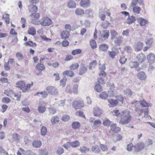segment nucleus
I'll return each mask as SVG.
<instances>
[{
	"mask_svg": "<svg viewBox=\"0 0 155 155\" xmlns=\"http://www.w3.org/2000/svg\"><path fill=\"white\" fill-rule=\"evenodd\" d=\"M90 4V0H81L80 3V5L83 8H87Z\"/></svg>",
	"mask_w": 155,
	"mask_h": 155,
	"instance_id": "obj_8",
	"label": "nucleus"
},
{
	"mask_svg": "<svg viewBox=\"0 0 155 155\" xmlns=\"http://www.w3.org/2000/svg\"><path fill=\"white\" fill-rule=\"evenodd\" d=\"M99 97L102 99H105L108 97V95L105 92H103L99 95Z\"/></svg>",
	"mask_w": 155,
	"mask_h": 155,
	"instance_id": "obj_53",
	"label": "nucleus"
},
{
	"mask_svg": "<svg viewBox=\"0 0 155 155\" xmlns=\"http://www.w3.org/2000/svg\"><path fill=\"white\" fill-rule=\"evenodd\" d=\"M153 144V141L151 139H148L145 141L146 147H148Z\"/></svg>",
	"mask_w": 155,
	"mask_h": 155,
	"instance_id": "obj_52",
	"label": "nucleus"
},
{
	"mask_svg": "<svg viewBox=\"0 0 155 155\" xmlns=\"http://www.w3.org/2000/svg\"><path fill=\"white\" fill-rule=\"evenodd\" d=\"M138 0H132L131 2L129 7L132 8V7L136 6V5L138 3Z\"/></svg>",
	"mask_w": 155,
	"mask_h": 155,
	"instance_id": "obj_50",
	"label": "nucleus"
},
{
	"mask_svg": "<svg viewBox=\"0 0 155 155\" xmlns=\"http://www.w3.org/2000/svg\"><path fill=\"white\" fill-rule=\"evenodd\" d=\"M16 57L18 61H21L24 58L22 54L20 52H18L16 54Z\"/></svg>",
	"mask_w": 155,
	"mask_h": 155,
	"instance_id": "obj_43",
	"label": "nucleus"
},
{
	"mask_svg": "<svg viewBox=\"0 0 155 155\" xmlns=\"http://www.w3.org/2000/svg\"><path fill=\"white\" fill-rule=\"evenodd\" d=\"M64 152L63 149L61 147H58L56 150V153L59 155H61Z\"/></svg>",
	"mask_w": 155,
	"mask_h": 155,
	"instance_id": "obj_60",
	"label": "nucleus"
},
{
	"mask_svg": "<svg viewBox=\"0 0 155 155\" xmlns=\"http://www.w3.org/2000/svg\"><path fill=\"white\" fill-rule=\"evenodd\" d=\"M111 122L108 119H106L104 120L103 124L104 126L109 127Z\"/></svg>",
	"mask_w": 155,
	"mask_h": 155,
	"instance_id": "obj_41",
	"label": "nucleus"
},
{
	"mask_svg": "<svg viewBox=\"0 0 155 155\" xmlns=\"http://www.w3.org/2000/svg\"><path fill=\"white\" fill-rule=\"evenodd\" d=\"M46 90L48 92L52 95H57L59 94L57 89L53 86H48Z\"/></svg>",
	"mask_w": 155,
	"mask_h": 155,
	"instance_id": "obj_3",
	"label": "nucleus"
},
{
	"mask_svg": "<svg viewBox=\"0 0 155 155\" xmlns=\"http://www.w3.org/2000/svg\"><path fill=\"white\" fill-rule=\"evenodd\" d=\"M137 77L138 79L140 80H145L147 78L145 73L143 71L140 72L138 74Z\"/></svg>",
	"mask_w": 155,
	"mask_h": 155,
	"instance_id": "obj_16",
	"label": "nucleus"
},
{
	"mask_svg": "<svg viewBox=\"0 0 155 155\" xmlns=\"http://www.w3.org/2000/svg\"><path fill=\"white\" fill-rule=\"evenodd\" d=\"M67 6L69 8H74L76 7V5L74 1L70 0L68 3Z\"/></svg>",
	"mask_w": 155,
	"mask_h": 155,
	"instance_id": "obj_18",
	"label": "nucleus"
},
{
	"mask_svg": "<svg viewBox=\"0 0 155 155\" xmlns=\"http://www.w3.org/2000/svg\"><path fill=\"white\" fill-rule=\"evenodd\" d=\"M137 58L140 62L142 63L145 60L146 57L143 54L140 53L137 55Z\"/></svg>",
	"mask_w": 155,
	"mask_h": 155,
	"instance_id": "obj_11",
	"label": "nucleus"
},
{
	"mask_svg": "<svg viewBox=\"0 0 155 155\" xmlns=\"http://www.w3.org/2000/svg\"><path fill=\"white\" fill-rule=\"evenodd\" d=\"M25 86V82L22 81H18L16 83V87L20 88L21 89H23Z\"/></svg>",
	"mask_w": 155,
	"mask_h": 155,
	"instance_id": "obj_21",
	"label": "nucleus"
},
{
	"mask_svg": "<svg viewBox=\"0 0 155 155\" xmlns=\"http://www.w3.org/2000/svg\"><path fill=\"white\" fill-rule=\"evenodd\" d=\"M99 17L102 20H104L106 16L103 12L100 11L99 12Z\"/></svg>",
	"mask_w": 155,
	"mask_h": 155,
	"instance_id": "obj_57",
	"label": "nucleus"
},
{
	"mask_svg": "<svg viewBox=\"0 0 155 155\" xmlns=\"http://www.w3.org/2000/svg\"><path fill=\"white\" fill-rule=\"evenodd\" d=\"M42 145V143L40 140H35L32 143V145L34 148H38L40 147Z\"/></svg>",
	"mask_w": 155,
	"mask_h": 155,
	"instance_id": "obj_14",
	"label": "nucleus"
},
{
	"mask_svg": "<svg viewBox=\"0 0 155 155\" xmlns=\"http://www.w3.org/2000/svg\"><path fill=\"white\" fill-rule=\"evenodd\" d=\"M153 41V38H150L147 39L146 41V43L147 45H148L150 47L152 45V43Z\"/></svg>",
	"mask_w": 155,
	"mask_h": 155,
	"instance_id": "obj_56",
	"label": "nucleus"
},
{
	"mask_svg": "<svg viewBox=\"0 0 155 155\" xmlns=\"http://www.w3.org/2000/svg\"><path fill=\"white\" fill-rule=\"evenodd\" d=\"M87 70V68L84 66L82 65L80 68L79 71V74L80 75L83 74Z\"/></svg>",
	"mask_w": 155,
	"mask_h": 155,
	"instance_id": "obj_33",
	"label": "nucleus"
},
{
	"mask_svg": "<svg viewBox=\"0 0 155 155\" xmlns=\"http://www.w3.org/2000/svg\"><path fill=\"white\" fill-rule=\"evenodd\" d=\"M93 113L95 116L99 117L102 114L103 111L100 108L96 107L94 108Z\"/></svg>",
	"mask_w": 155,
	"mask_h": 155,
	"instance_id": "obj_5",
	"label": "nucleus"
},
{
	"mask_svg": "<svg viewBox=\"0 0 155 155\" xmlns=\"http://www.w3.org/2000/svg\"><path fill=\"white\" fill-rule=\"evenodd\" d=\"M33 85V82H32L31 84H27L26 86L24 87V88L22 89V91L24 92H26L27 91L29 90L30 87Z\"/></svg>",
	"mask_w": 155,
	"mask_h": 155,
	"instance_id": "obj_32",
	"label": "nucleus"
},
{
	"mask_svg": "<svg viewBox=\"0 0 155 155\" xmlns=\"http://www.w3.org/2000/svg\"><path fill=\"white\" fill-rule=\"evenodd\" d=\"M90 45L92 49H94L97 47V44L95 41L92 40L90 42Z\"/></svg>",
	"mask_w": 155,
	"mask_h": 155,
	"instance_id": "obj_59",
	"label": "nucleus"
},
{
	"mask_svg": "<svg viewBox=\"0 0 155 155\" xmlns=\"http://www.w3.org/2000/svg\"><path fill=\"white\" fill-rule=\"evenodd\" d=\"M108 101L110 103L109 105L110 107L116 106L118 103V101L117 100H113L112 99H108Z\"/></svg>",
	"mask_w": 155,
	"mask_h": 155,
	"instance_id": "obj_15",
	"label": "nucleus"
},
{
	"mask_svg": "<svg viewBox=\"0 0 155 155\" xmlns=\"http://www.w3.org/2000/svg\"><path fill=\"white\" fill-rule=\"evenodd\" d=\"M21 137L20 135L16 133H14L13 134V137L12 138V140L16 142H19Z\"/></svg>",
	"mask_w": 155,
	"mask_h": 155,
	"instance_id": "obj_23",
	"label": "nucleus"
},
{
	"mask_svg": "<svg viewBox=\"0 0 155 155\" xmlns=\"http://www.w3.org/2000/svg\"><path fill=\"white\" fill-rule=\"evenodd\" d=\"M4 94L7 96L11 97L12 94H13L14 92L13 91L10 89H8L5 91Z\"/></svg>",
	"mask_w": 155,
	"mask_h": 155,
	"instance_id": "obj_37",
	"label": "nucleus"
},
{
	"mask_svg": "<svg viewBox=\"0 0 155 155\" xmlns=\"http://www.w3.org/2000/svg\"><path fill=\"white\" fill-rule=\"evenodd\" d=\"M52 21L51 19L47 17H44L41 21V25L42 26H49L51 25Z\"/></svg>",
	"mask_w": 155,
	"mask_h": 155,
	"instance_id": "obj_2",
	"label": "nucleus"
},
{
	"mask_svg": "<svg viewBox=\"0 0 155 155\" xmlns=\"http://www.w3.org/2000/svg\"><path fill=\"white\" fill-rule=\"evenodd\" d=\"M127 59L124 56H122L120 59V62L121 64H124L126 61Z\"/></svg>",
	"mask_w": 155,
	"mask_h": 155,
	"instance_id": "obj_64",
	"label": "nucleus"
},
{
	"mask_svg": "<svg viewBox=\"0 0 155 155\" xmlns=\"http://www.w3.org/2000/svg\"><path fill=\"white\" fill-rule=\"evenodd\" d=\"M24 45H25L26 46H29L31 47H35L36 45L35 43H33L31 41H30L27 42H26Z\"/></svg>",
	"mask_w": 155,
	"mask_h": 155,
	"instance_id": "obj_54",
	"label": "nucleus"
},
{
	"mask_svg": "<svg viewBox=\"0 0 155 155\" xmlns=\"http://www.w3.org/2000/svg\"><path fill=\"white\" fill-rule=\"evenodd\" d=\"M133 12L135 14H139L140 13L141 9L138 6H136L132 7Z\"/></svg>",
	"mask_w": 155,
	"mask_h": 155,
	"instance_id": "obj_17",
	"label": "nucleus"
},
{
	"mask_svg": "<svg viewBox=\"0 0 155 155\" xmlns=\"http://www.w3.org/2000/svg\"><path fill=\"white\" fill-rule=\"evenodd\" d=\"M101 123V121L100 119H97L94 121L93 124L94 126L98 127L100 125Z\"/></svg>",
	"mask_w": 155,
	"mask_h": 155,
	"instance_id": "obj_48",
	"label": "nucleus"
},
{
	"mask_svg": "<svg viewBox=\"0 0 155 155\" xmlns=\"http://www.w3.org/2000/svg\"><path fill=\"white\" fill-rule=\"evenodd\" d=\"M70 35L69 32L67 30H64L61 34V36L62 39L68 38Z\"/></svg>",
	"mask_w": 155,
	"mask_h": 155,
	"instance_id": "obj_13",
	"label": "nucleus"
},
{
	"mask_svg": "<svg viewBox=\"0 0 155 155\" xmlns=\"http://www.w3.org/2000/svg\"><path fill=\"white\" fill-rule=\"evenodd\" d=\"M47 132V128L46 127L43 126L41 129V134L42 136H45L46 135Z\"/></svg>",
	"mask_w": 155,
	"mask_h": 155,
	"instance_id": "obj_39",
	"label": "nucleus"
},
{
	"mask_svg": "<svg viewBox=\"0 0 155 155\" xmlns=\"http://www.w3.org/2000/svg\"><path fill=\"white\" fill-rule=\"evenodd\" d=\"M82 52L81 50L80 49H77L72 51L71 53L73 55L81 54Z\"/></svg>",
	"mask_w": 155,
	"mask_h": 155,
	"instance_id": "obj_51",
	"label": "nucleus"
},
{
	"mask_svg": "<svg viewBox=\"0 0 155 155\" xmlns=\"http://www.w3.org/2000/svg\"><path fill=\"white\" fill-rule=\"evenodd\" d=\"M123 38L120 36H117L114 40L115 44L117 45H120L122 43Z\"/></svg>",
	"mask_w": 155,
	"mask_h": 155,
	"instance_id": "obj_19",
	"label": "nucleus"
},
{
	"mask_svg": "<svg viewBox=\"0 0 155 155\" xmlns=\"http://www.w3.org/2000/svg\"><path fill=\"white\" fill-rule=\"evenodd\" d=\"M111 38L114 39L118 35L117 33L115 30H112L110 31Z\"/></svg>",
	"mask_w": 155,
	"mask_h": 155,
	"instance_id": "obj_44",
	"label": "nucleus"
},
{
	"mask_svg": "<svg viewBox=\"0 0 155 155\" xmlns=\"http://www.w3.org/2000/svg\"><path fill=\"white\" fill-rule=\"evenodd\" d=\"M143 46V43L141 42H138L135 46V49L137 51H140Z\"/></svg>",
	"mask_w": 155,
	"mask_h": 155,
	"instance_id": "obj_22",
	"label": "nucleus"
},
{
	"mask_svg": "<svg viewBox=\"0 0 155 155\" xmlns=\"http://www.w3.org/2000/svg\"><path fill=\"white\" fill-rule=\"evenodd\" d=\"M71 126L73 129L77 130L81 126V124L78 122L75 121L72 123Z\"/></svg>",
	"mask_w": 155,
	"mask_h": 155,
	"instance_id": "obj_25",
	"label": "nucleus"
},
{
	"mask_svg": "<svg viewBox=\"0 0 155 155\" xmlns=\"http://www.w3.org/2000/svg\"><path fill=\"white\" fill-rule=\"evenodd\" d=\"M78 67L79 64L78 63H75L71 65L70 67V68L71 70H74L77 69Z\"/></svg>",
	"mask_w": 155,
	"mask_h": 155,
	"instance_id": "obj_63",
	"label": "nucleus"
},
{
	"mask_svg": "<svg viewBox=\"0 0 155 155\" xmlns=\"http://www.w3.org/2000/svg\"><path fill=\"white\" fill-rule=\"evenodd\" d=\"M147 59L148 62L151 64L154 62L155 59V55L153 53H150L147 56Z\"/></svg>",
	"mask_w": 155,
	"mask_h": 155,
	"instance_id": "obj_7",
	"label": "nucleus"
},
{
	"mask_svg": "<svg viewBox=\"0 0 155 155\" xmlns=\"http://www.w3.org/2000/svg\"><path fill=\"white\" fill-rule=\"evenodd\" d=\"M139 102L140 104L143 107H149L150 106V104L148 103L145 101H139Z\"/></svg>",
	"mask_w": 155,
	"mask_h": 155,
	"instance_id": "obj_49",
	"label": "nucleus"
},
{
	"mask_svg": "<svg viewBox=\"0 0 155 155\" xmlns=\"http://www.w3.org/2000/svg\"><path fill=\"white\" fill-rule=\"evenodd\" d=\"M138 22L141 26H146L148 23V21L142 17H139L137 19Z\"/></svg>",
	"mask_w": 155,
	"mask_h": 155,
	"instance_id": "obj_10",
	"label": "nucleus"
},
{
	"mask_svg": "<svg viewBox=\"0 0 155 155\" xmlns=\"http://www.w3.org/2000/svg\"><path fill=\"white\" fill-rule=\"evenodd\" d=\"M91 150L93 152L95 153H98L100 151L99 146L97 145L93 146L91 147Z\"/></svg>",
	"mask_w": 155,
	"mask_h": 155,
	"instance_id": "obj_28",
	"label": "nucleus"
},
{
	"mask_svg": "<svg viewBox=\"0 0 155 155\" xmlns=\"http://www.w3.org/2000/svg\"><path fill=\"white\" fill-rule=\"evenodd\" d=\"M136 19L134 16H129L128 18L127 19V23L128 24H130L134 23Z\"/></svg>",
	"mask_w": 155,
	"mask_h": 155,
	"instance_id": "obj_20",
	"label": "nucleus"
},
{
	"mask_svg": "<svg viewBox=\"0 0 155 155\" xmlns=\"http://www.w3.org/2000/svg\"><path fill=\"white\" fill-rule=\"evenodd\" d=\"M120 130V128L117 126L116 124H112L110 126V131H112L114 133H117Z\"/></svg>",
	"mask_w": 155,
	"mask_h": 155,
	"instance_id": "obj_9",
	"label": "nucleus"
},
{
	"mask_svg": "<svg viewBox=\"0 0 155 155\" xmlns=\"http://www.w3.org/2000/svg\"><path fill=\"white\" fill-rule=\"evenodd\" d=\"M108 47V46L106 44H102L101 45L99 46L100 50L102 51H106Z\"/></svg>",
	"mask_w": 155,
	"mask_h": 155,
	"instance_id": "obj_34",
	"label": "nucleus"
},
{
	"mask_svg": "<svg viewBox=\"0 0 155 155\" xmlns=\"http://www.w3.org/2000/svg\"><path fill=\"white\" fill-rule=\"evenodd\" d=\"M36 68L38 71H42L45 69V67L43 64L38 63L36 65Z\"/></svg>",
	"mask_w": 155,
	"mask_h": 155,
	"instance_id": "obj_24",
	"label": "nucleus"
},
{
	"mask_svg": "<svg viewBox=\"0 0 155 155\" xmlns=\"http://www.w3.org/2000/svg\"><path fill=\"white\" fill-rule=\"evenodd\" d=\"M95 90L98 92H100L102 91V87L101 85L97 84L95 85L94 87Z\"/></svg>",
	"mask_w": 155,
	"mask_h": 155,
	"instance_id": "obj_35",
	"label": "nucleus"
},
{
	"mask_svg": "<svg viewBox=\"0 0 155 155\" xmlns=\"http://www.w3.org/2000/svg\"><path fill=\"white\" fill-rule=\"evenodd\" d=\"M78 91V86L77 84H74L72 88V92L74 94H77Z\"/></svg>",
	"mask_w": 155,
	"mask_h": 155,
	"instance_id": "obj_47",
	"label": "nucleus"
},
{
	"mask_svg": "<svg viewBox=\"0 0 155 155\" xmlns=\"http://www.w3.org/2000/svg\"><path fill=\"white\" fill-rule=\"evenodd\" d=\"M39 94L41 95L42 97L44 98H46L48 95V93L46 91L39 92L37 93V94L38 95Z\"/></svg>",
	"mask_w": 155,
	"mask_h": 155,
	"instance_id": "obj_55",
	"label": "nucleus"
},
{
	"mask_svg": "<svg viewBox=\"0 0 155 155\" xmlns=\"http://www.w3.org/2000/svg\"><path fill=\"white\" fill-rule=\"evenodd\" d=\"M100 147L101 149L103 151H107L108 150L107 147L105 145L100 144Z\"/></svg>",
	"mask_w": 155,
	"mask_h": 155,
	"instance_id": "obj_61",
	"label": "nucleus"
},
{
	"mask_svg": "<svg viewBox=\"0 0 155 155\" xmlns=\"http://www.w3.org/2000/svg\"><path fill=\"white\" fill-rule=\"evenodd\" d=\"M109 35V31L108 30H105L102 31L101 34V36L104 39L106 40L108 38Z\"/></svg>",
	"mask_w": 155,
	"mask_h": 155,
	"instance_id": "obj_12",
	"label": "nucleus"
},
{
	"mask_svg": "<svg viewBox=\"0 0 155 155\" xmlns=\"http://www.w3.org/2000/svg\"><path fill=\"white\" fill-rule=\"evenodd\" d=\"M97 64V62L95 60L93 61L92 62L89 63V69H91L92 68L95 67Z\"/></svg>",
	"mask_w": 155,
	"mask_h": 155,
	"instance_id": "obj_42",
	"label": "nucleus"
},
{
	"mask_svg": "<svg viewBox=\"0 0 155 155\" xmlns=\"http://www.w3.org/2000/svg\"><path fill=\"white\" fill-rule=\"evenodd\" d=\"M46 110V107L44 105L39 106L38 110L39 113H44Z\"/></svg>",
	"mask_w": 155,
	"mask_h": 155,
	"instance_id": "obj_30",
	"label": "nucleus"
},
{
	"mask_svg": "<svg viewBox=\"0 0 155 155\" xmlns=\"http://www.w3.org/2000/svg\"><path fill=\"white\" fill-rule=\"evenodd\" d=\"M71 145L73 148L79 147L80 145L79 142L77 140L71 142Z\"/></svg>",
	"mask_w": 155,
	"mask_h": 155,
	"instance_id": "obj_38",
	"label": "nucleus"
},
{
	"mask_svg": "<svg viewBox=\"0 0 155 155\" xmlns=\"http://www.w3.org/2000/svg\"><path fill=\"white\" fill-rule=\"evenodd\" d=\"M63 75H67L70 77H73L74 75V73L71 71H66L63 73Z\"/></svg>",
	"mask_w": 155,
	"mask_h": 155,
	"instance_id": "obj_26",
	"label": "nucleus"
},
{
	"mask_svg": "<svg viewBox=\"0 0 155 155\" xmlns=\"http://www.w3.org/2000/svg\"><path fill=\"white\" fill-rule=\"evenodd\" d=\"M31 22L32 23L35 25H41V21L38 19L31 18Z\"/></svg>",
	"mask_w": 155,
	"mask_h": 155,
	"instance_id": "obj_46",
	"label": "nucleus"
},
{
	"mask_svg": "<svg viewBox=\"0 0 155 155\" xmlns=\"http://www.w3.org/2000/svg\"><path fill=\"white\" fill-rule=\"evenodd\" d=\"M72 106L76 109H80L84 107L83 102L81 100L74 101L72 103Z\"/></svg>",
	"mask_w": 155,
	"mask_h": 155,
	"instance_id": "obj_4",
	"label": "nucleus"
},
{
	"mask_svg": "<svg viewBox=\"0 0 155 155\" xmlns=\"http://www.w3.org/2000/svg\"><path fill=\"white\" fill-rule=\"evenodd\" d=\"M110 24V23L107 21H105L102 23L101 26L104 28H106Z\"/></svg>",
	"mask_w": 155,
	"mask_h": 155,
	"instance_id": "obj_58",
	"label": "nucleus"
},
{
	"mask_svg": "<svg viewBox=\"0 0 155 155\" xmlns=\"http://www.w3.org/2000/svg\"><path fill=\"white\" fill-rule=\"evenodd\" d=\"M28 33L30 35H33L36 34L35 28L33 27H30L28 31Z\"/></svg>",
	"mask_w": 155,
	"mask_h": 155,
	"instance_id": "obj_29",
	"label": "nucleus"
},
{
	"mask_svg": "<svg viewBox=\"0 0 155 155\" xmlns=\"http://www.w3.org/2000/svg\"><path fill=\"white\" fill-rule=\"evenodd\" d=\"M59 121V118L57 116H54L52 117L51 120V122L53 125H54L57 122Z\"/></svg>",
	"mask_w": 155,
	"mask_h": 155,
	"instance_id": "obj_31",
	"label": "nucleus"
},
{
	"mask_svg": "<svg viewBox=\"0 0 155 155\" xmlns=\"http://www.w3.org/2000/svg\"><path fill=\"white\" fill-rule=\"evenodd\" d=\"M145 147L144 143L142 142L138 143L135 147V150L136 152L139 151L143 149Z\"/></svg>",
	"mask_w": 155,
	"mask_h": 155,
	"instance_id": "obj_6",
	"label": "nucleus"
},
{
	"mask_svg": "<svg viewBox=\"0 0 155 155\" xmlns=\"http://www.w3.org/2000/svg\"><path fill=\"white\" fill-rule=\"evenodd\" d=\"M29 9L30 12H36L38 11V7L36 5H32L31 6Z\"/></svg>",
	"mask_w": 155,
	"mask_h": 155,
	"instance_id": "obj_40",
	"label": "nucleus"
},
{
	"mask_svg": "<svg viewBox=\"0 0 155 155\" xmlns=\"http://www.w3.org/2000/svg\"><path fill=\"white\" fill-rule=\"evenodd\" d=\"M112 113L113 115L116 116L117 117H120L121 112H119L118 110H115L113 111Z\"/></svg>",
	"mask_w": 155,
	"mask_h": 155,
	"instance_id": "obj_62",
	"label": "nucleus"
},
{
	"mask_svg": "<svg viewBox=\"0 0 155 155\" xmlns=\"http://www.w3.org/2000/svg\"><path fill=\"white\" fill-rule=\"evenodd\" d=\"M80 151L83 153H86L89 151V148L85 146H81L80 148Z\"/></svg>",
	"mask_w": 155,
	"mask_h": 155,
	"instance_id": "obj_27",
	"label": "nucleus"
},
{
	"mask_svg": "<svg viewBox=\"0 0 155 155\" xmlns=\"http://www.w3.org/2000/svg\"><path fill=\"white\" fill-rule=\"evenodd\" d=\"M119 124L125 125L128 124L131 120L132 117L130 115V112L127 110L121 112Z\"/></svg>",
	"mask_w": 155,
	"mask_h": 155,
	"instance_id": "obj_1",
	"label": "nucleus"
},
{
	"mask_svg": "<svg viewBox=\"0 0 155 155\" xmlns=\"http://www.w3.org/2000/svg\"><path fill=\"white\" fill-rule=\"evenodd\" d=\"M75 13L77 15H81L84 14V11L81 8H77L75 10Z\"/></svg>",
	"mask_w": 155,
	"mask_h": 155,
	"instance_id": "obj_36",
	"label": "nucleus"
},
{
	"mask_svg": "<svg viewBox=\"0 0 155 155\" xmlns=\"http://www.w3.org/2000/svg\"><path fill=\"white\" fill-rule=\"evenodd\" d=\"M40 16L39 13L35 12L32 13L30 15V16L31 17V18H33L37 19L39 18Z\"/></svg>",
	"mask_w": 155,
	"mask_h": 155,
	"instance_id": "obj_45",
	"label": "nucleus"
}]
</instances>
